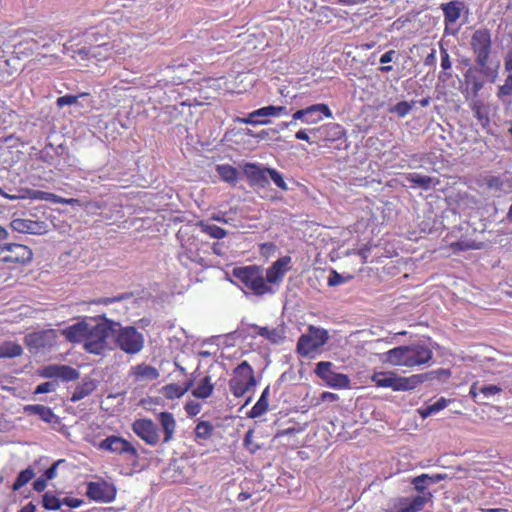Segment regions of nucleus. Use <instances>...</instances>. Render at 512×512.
Here are the masks:
<instances>
[{"label": "nucleus", "instance_id": "69168bd1", "mask_svg": "<svg viewBox=\"0 0 512 512\" xmlns=\"http://www.w3.org/2000/svg\"><path fill=\"white\" fill-rule=\"evenodd\" d=\"M63 504L70 507V508H78L83 504L82 499L78 498H72V497H65L62 500Z\"/></svg>", "mask_w": 512, "mask_h": 512}, {"label": "nucleus", "instance_id": "680f3d73", "mask_svg": "<svg viewBox=\"0 0 512 512\" xmlns=\"http://www.w3.org/2000/svg\"><path fill=\"white\" fill-rule=\"evenodd\" d=\"M298 120H300V121H302L303 123L306 124L305 108L299 109L296 112H294L293 115H292V120L290 122H288V123H285V126L295 125L296 121H298Z\"/></svg>", "mask_w": 512, "mask_h": 512}, {"label": "nucleus", "instance_id": "f03ea898", "mask_svg": "<svg viewBox=\"0 0 512 512\" xmlns=\"http://www.w3.org/2000/svg\"><path fill=\"white\" fill-rule=\"evenodd\" d=\"M425 375L398 376L393 371L374 372L371 381L379 388H391L393 391H410L423 383Z\"/></svg>", "mask_w": 512, "mask_h": 512}, {"label": "nucleus", "instance_id": "a19ab883", "mask_svg": "<svg viewBox=\"0 0 512 512\" xmlns=\"http://www.w3.org/2000/svg\"><path fill=\"white\" fill-rule=\"evenodd\" d=\"M451 402L450 399H446L444 397H440L435 403L427 405L426 407H423L419 410V413L422 418H427L444 408H446L449 403Z\"/></svg>", "mask_w": 512, "mask_h": 512}, {"label": "nucleus", "instance_id": "72a5a7b5", "mask_svg": "<svg viewBox=\"0 0 512 512\" xmlns=\"http://www.w3.org/2000/svg\"><path fill=\"white\" fill-rule=\"evenodd\" d=\"M407 181L412 183L415 186H419L424 190H428L431 187H435L439 184V180L427 175H421L418 173H407L405 175Z\"/></svg>", "mask_w": 512, "mask_h": 512}, {"label": "nucleus", "instance_id": "7ed1b4c3", "mask_svg": "<svg viewBox=\"0 0 512 512\" xmlns=\"http://www.w3.org/2000/svg\"><path fill=\"white\" fill-rule=\"evenodd\" d=\"M114 323L112 321H105L89 326L86 342L84 348L87 352L101 355L110 349L109 338L113 335Z\"/></svg>", "mask_w": 512, "mask_h": 512}, {"label": "nucleus", "instance_id": "4468645a", "mask_svg": "<svg viewBox=\"0 0 512 512\" xmlns=\"http://www.w3.org/2000/svg\"><path fill=\"white\" fill-rule=\"evenodd\" d=\"M3 249L2 263L26 264L33 258L32 250L26 245L16 243L4 244Z\"/></svg>", "mask_w": 512, "mask_h": 512}, {"label": "nucleus", "instance_id": "6e6552de", "mask_svg": "<svg viewBox=\"0 0 512 512\" xmlns=\"http://www.w3.org/2000/svg\"><path fill=\"white\" fill-rule=\"evenodd\" d=\"M95 447L104 452L123 456L133 463H138L140 455L136 447L127 439L118 435H109L97 444Z\"/></svg>", "mask_w": 512, "mask_h": 512}, {"label": "nucleus", "instance_id": "9d476101", "mask_svg": "<svg viewBox=\"0 0 512 512\" xmlns=\"http://www.w3.org/2000/svg\"><path fill=\"white\" fill-rule=\"evenodd\" d=\"M332 367V362L320 361L316 364L315 374L330 388L349 389L351 384L349 376L335 372Z\"/></svg>", "mask_w": 512, "mask_h": 512}, {"label": "nucleus", "instance_id": "5701e85b", "mask_svg": "<svg viewBox=\"0 0 512 512\" xmlns=\"http://www.w3.org/2000/svg\"><path fill=\"white\" fill-rule=\"evenodd\" d=\"M464 80L466 86V99H468L469 96L472 98L478 97L479 92L484 87V80L481 78L479 73L476 70L468 69L464 74Z\"/></svg>", "mask_w": 512, "mask_h": 512}, {"label": "nucleus", "instance_id": "ea45409f", "mask_svg": "<svg viewBox=\"0 0 512 512\" xmlns=\"http://www.w3.org/2000/svg\"><path fill=\"white\" fill-rule=\"evenodd\" d=\"M95 389V385L92 381H83L79 384L71 395V402L75 403L90 395Z\"/></svg>", "mask_w": 512, "mask_h": 512}, {"label": "nucleus", "instance_id": "a878e982", "mask_svg": "<svg viewBox=\"0 0 512 512\" xmlns=\"http://www.w3.org/2000/svg\"><path fill=\"white\" fill-rule=\"evenodd\" d=\"M79 55H81L83 58H95L99 61H106L112 57L108 42L107 43H100L98 45H95L93 47H90L89 49L82 48L78 49L76 51Z\"/></svg>", "mask_w": 512, "mask_h": 512}, {"label": "nucleus", "instance_id": "79ce46f5", "mask_svg": "<svg viewBox=\"0 0 512 512\" xmlns=\"http://www.w3.org/2000/svg\"><path fill=\"white\" fill-rule=\"evenodd\" d=\"M198 226L201 231L213 239H223L227 236V231L215 224H209L204 221H200Z\"/></svg>", "mask_w": 512, "mask_h": 512}, {"label": "nucleus", "instance_id": "c85d7f7f", "mask_svg": "<svg viewBox=\"0 0 512 512\" xmlns=\"http://www.w3.org/2000/svg\"><path fill=\"white\" fill-rule=\"evenodd\" d=\"M162 431L164 433L163 443H169L173 440L176 432V420L170 412H161L157 417Z\"/></svg>", "mask_w": 512, "mask_h": 512}, {"label": "nucleus", "instance_id": "f8f14e48", "mask_svg": "<svg viewBox=\"0 0 512 512\" xmlns=\"http://www.w3.org/2000/svg\"><path fill=\"white\" fill-rule=\"evenodd\" d=\"M86 495L89 499L96 502L111 503L116 498L117 489L114 484L101 479L87 483Z\"/></svg>", "mask_w": 512, "mask_h": 512}, {"label": "nucleus", "instance_id": "4c0bfd02", "mask_svg": "<svg viewBox=\"0 0 512 512\" xmlns=\"http://www.w3.org/2000/svg\"><path fill=\"white\" fill-rule=\"evenodd\" d=\"M195 441L197 443H202V441H206L210 439L214 432V426L209 421H200L195 427Z\"/></svg>", "mask_w": 512, "mask_h": 512}, {"label": "nucleus", "instance_id": "603ef678", "mask_svg": "<svg viewBox=\"0 0 512 512\" xmlns=\"http://www.w3.org/2000/svg\"><path fill=\"white\" fill-rule=\"evenodd\" d=\"M260 116H252V112L245 118H238L239 123L250 124V125H267L270 123L268 119H258Z\"/></svg>", "mask_w": 512, "mask_h": 512}, {"label": "nucleus", "instance_id": "bb28decb", "mask_svg": "<svg viewBox=\"0 0 512 512\" xmlns=\"http://www.w3.org/2000/svg\"><path fill=\"white\" fill-rule=\"evenodd\" d=\"M89 325L85 322H78L63 330L65 338L72 343L86 342Z\"/></svg>", "mask_w": 512, "mask_h": 512}, {"label": "nucleus", "instance_id": "0e129e2a", "mask_svg": "<svg viewBox=\"0 0 512 512\" xmlns=\"http://www.w3.org/2000/svg\"><path fill=\"white\" fill-rule=\"evenodd\" d=\"M253 435H254V431L252 429L248 430L245 434L244 441H243L244 446L251 452H255V450L258 448V446H256V445L252 446Z\"/></svg>", "mask_w": 512, "mask_h": 512}, {"label": "nucleus", "instance_id": "c9c22d12", "mask_svg": "<svg viewBox=\"0 0 512 512\" xmlns=\"http://www.w3.org/2000/svg\"><path fill=\"white\" fill-rule=\"evenodd\" d=\"M216 172L219 175V177L221 178V180H223L224 182L229 183L233 186L236 185V182H237V179L239 176V171L232 165H230V164L217 165Z\"/></svg>", "mask_w": 512, "mask_h": 512}, {"label": "nucleus", "instance_id": "052dcab7", "mask_svg": "<svg viewBox=\"0 0 512 512\" xmlns=\"http://www.w3.org/2000/svg\"><path fill=\"white\" fill-rule=\"evenodd\" d=\"M501 391L502 389L497 385H486L479 389V392L482 393L485 397L499 394Z\"/></svg>", "mask_w": 512, "mask_h": 512}, {"label": "nucleus", "instance_id": "4d7b16f0", "mask_svg": "<svg viewBox=\"0 0 512 512\" xmlns=\"http://www.w3.org/2000/svg\"><path fill=\"white\" fill-rule=\"evenodd\" d=\"M202 406L198 402L189 401L185 404L184 410L188 416L194 417L201 412Z\"/></svg>", "mask_w": 512, "mask_h": 512}, {"label": "nucleus", "instance_id": "f257e3e1", "mask_svg": "<svg viewBox=\"0 0 512 512\" xmlns=\"http://www.w3.org/2000/svg\"><path fill=\"white\" fill-rule=\"evenodd\" d=\"M432 358L431 348L423 342H417L388 350L383 354L382 361L392 366L414 369L429 363Z\"/></svg>", "mask_w": 512, "mask_h": 512}, {"label": "nucleus", "instance_id": "9b49d317", "mask_svg": "<svg viewBox=\"0 0 512 512\" xmlns=\"http://www.w3.org/2000/svg\"><path fill=\"white\" fill-rule=\"evenodd\" d=\"M131 429L136 436L150 446L160 443V433L157 424L149 418H140L133 421Z\"/></svg>", "mask_w": 512, "mask_h": 512}, {"label": "nucleus", "instance_id": "774afa93", "mask_svg": "<svg viewBox=\"0 0 512 512\" xmlns=\"http://www.w3.org/2000/svg\"><path fill=\"white\" fill-rule=\"evenodd\" d=\"M46 486H47V479L45 477L44 478H38L33 483V488L37 492L44 491Z\"/></svg>", "mask_w": 512, "mask_h": 512}, {"label": "nucleus", "instance_id": "cd10ccee", "mask_svg": "<svg viewBox=\"0 0 512 512\" xmlns=\"http://www.w3.org/2000/svg\"><path fill=\"white\" fill-rule=\"evenodd\" d=\"M51 338H55L53 331L35 332L26 337V344L29 348L39 350L51 346Z\"/></svg>", "mask_w": 512, "mask_h": 512}, {"label": "nucleus", "instance_id": "2eb2a0df", "mask_svg": "<svg viewBox=\"0 0 512 512\" xmlns=\"http://www.w3.org/2000/svg\"><path fill=\"white\" fill-rule=\"evenodd\" d=\"M38 375L47 379H61L62 381H74L80 377V373L68 365L50 364L38 370Z\"/></svg>", "mask_w": 512, "mask_h": 512}, {"label": "nucleus", "instance_id": "a211bd4d", "mask_svg": "<svg viewBox=\"0 0 512 512\" xmlns=\"http://www.w3.org/2000/svg\"><path fill=\"white\" fill-rule=\"evenodd\" d=\"M129 376L134 382H148L158 379L159 371L146 363H140L130 368Z\"/></svg>", "mask_w": 512, "mask_h": 512}, {"label": "nucleus", "instance_id": "f3484780", "mask_svg": "<svg viewBox=\"0 0 512 512\" xmlns=\"http://www.w3.org/2000/svg\"><path fill=\"white\" fill-rule=\"evenodd\" d=\"M469 107L473 113V116L476 118L478 124L483 129H488L490 127V107L483 100L478 97L472 98L469 102Z\"/></svg>", "mask_w": 512, "mask_h": 512}, {"label": "nucleus", "instance_id": "b1692460", "mask_svg": "<svg viewBox=\"0 0 512 512\" xmlns=\"http://www.w3.org/2000/svg\"><path fill=\"white\" fill-rule=\"evenodd\" d=\"M432 495H418L415 497H406L399 500L398 512H418L424 508Z\"/></svg>", "mask_w": 512, "mask_h": 512}, {"label": "nucleus", "instance_id": "0eeeda50", "mask_svg": "<svg viewBox=\"0 0 512 512\" xmlns=\"http://www.w3.org/2000/svg\"><path fill=\"white\" fill-rule=\"evenodd\" d=\"M470 48L474 55L475 63L484 69L492 53V34L488 28L476 29L470 38Z\"/></svg>", "mask_w": 512, "mask_h": 512}, {"label": "nucleus", "instance_id": "7c9ffc66", "mask_svg": "<svg viewBox=\"0 0 512 512\" xmlns=\"http://www.w3.org/2000/svg\"><path fill=\"white\" fill-rule=\"evenodd\" d=\"M24 412L27 415H37L46 423H56L58 421V417L53 410L41 404L26 405L24 406Z\"/></svg>", "mask_w": 512, "mask_h": 512}, {"label": "nucleus", "instance_id": "ddd939ff", "mask_svg": "<svg viewBox=\"0 0 512 512\" xmlns=\"http://www.w3.org/2000/svg\"><path fill=\"white\" fill-rule=\"evenodd\" d=\"M24 33L25 38L14 46L18 58L32 56L40 47H49L48 43H42L44 39L37 32L18 30L16 34L22 36Z\"/></svg>", "mask_w": 512, "mask_h": 512}, {"label": "nucleus", "instance_id": "8fccbe9b", "mask_svg": "<svg viewBox=\"0 0 512 512\" xmlns=\"http://www.w3.org/2000/svg\"><path fill=\"white\" fill-rule=\"evenodd\" d=\"M449 248L452 250L453 253L457 254V253H459L461 251L477 249L478 246L475 245L474 242L457 241V242L451 243L449 245Z\"/></svg>", "mask_w": 512, "mask_h": 512}, {"label": "nucleus", "instance_id": "864d4df0", "mask_svg": "<svg viewBox=\"0 0 512 512\" xmlns=\"http://www.w3.org/2000/svg\"><path fill=\"white\" fill-rule=\"evenodd\" d=\"M484 183L488 189L500 190L503 187V181L499 176H487Z\"/></svg>", "mask_w": 512, "mask_h": 512}, {"label": "nucleus", "instance_id": "09e8293b", "mask_svg": "<svg viewBox=\"0 0 512 512\" xmlns=\"http://www.w3.org/2000/svg\"><path fill=\"white\" fill-rule=\"evenodd\" d=\"M267 171H268L269 177L271 178V180L274 182V184L278 188H280L284 191L288 190V186L280 172H278L276 169H273V168H269Z\"/></svg>", "mask_w": 512, "mask_h": 512}, {"label": "nucleus", "instance_id": "4be33fe9", "mask_svg": "<svg viewBox=\"0 0 512 512\" xmlns=\"http://www.w3.org/2000/svg\"><path fill=\"white\" fill-rule=\"evenodd\" d=\"M464 3L459 0H452L448 3L441 4V10L444 15L445 32H448V26L454 24L461 16Z\"/></svg>", "mask_w": 512, "mask_h": 512}, {"label": "nucleus", "instance_id": "1a4fd4ad", "mask_svg": "<svg viewBox=\"0 0 512 512\" xmlns=\"http://www.w3.org/2000/svg\"><path fill=\"white\" fill-rule=\"evenodd\" d=\"M113 334L116 346L126 354H137L144 347L143 334L133 326L120 327Z\"/></svg>", "mask_w": 512, "mask_h": 512}, {"label": "nucleus", "instance_id": "473e14b6", "mask_svg": "<svg viewBox=\"0 0 512 512\" xmlns=\"http://www.w3.org/2000/svg\"><path fill=\"white\" fill-rule=\"evenodd\" d=\"M214 384L210 376H204L197 386L192 390V395L197 399H207L212 396Z\"/></svg>", "mask_w": 512, "mask_h": 512}, {"label": "nucleus", "instance_id": "13d9d810", "mask_svg": "<svg viewBox=\"0 0 512 512\" xmlns=\"http://www.w3.org/2000/svg\"><path fill=\"white\" fill-rule=\"evenodd\" d=\"M440 56H441V68L443 69V71L450 70L452 67V63H451L450 56H449L447 49H445L444 47H441L440 48Z\"/></svg>", "mask_w": 512, "mask_h": 512}, {"label": "nucleus", "instance_id": "37998d69", "mask_svg": "<svg viewBox=\"0 0 512 512\" xmlns=\"http://www.w3.org/2000/svg\"><path fill=\"white\" fill-rule=\"evenodd\" d=\"M22 347L15 342H4L0 345V358H14L22 354Z\"/></svg>", "mask_w": 512, "mask_h": 512}, {"label": "nucleus", "instance_id": "393cba45", "mask_svg": "<svg viewBox=\"0 0 512 512\" xmlns=\"http://www.w3.org/2000/svg\"><path fill=\"white\" fill-rule=\"evenodd\" d=\"M306 124H316L324 118L333 116L331 109L327 104L318 103L305 108Z\"/></svg>", "mask_w": 512, "mask_h": 512}, {"label": "nucleus", "instance_id": "e433bc0d", "mask_svg": "<svg viewBox=\"0 0 512 512\" xmlns=\"http://www.w3.org/2000/svg\"><path fill=\"white\" fill-rule=\"evenodd\" d=\"M446 478L445 474H435L430 476L428 474H421L412 480V484L414 488L419 492H424L426 490V485L429 483H438Z\"/></svg>", "mask_w": 512, "mask_h": 512}, {"label": "nucleus", "instance_id": "c03bdc74", "mask_svg": "<svg viewBox=\"0 0 512 512\" xmlns=\"http://www.w3.org/2000/svg\"><path fill=\"white\" fill-rule=\"evenodd\" d=\"M34 476L35 473L30 467L20 471L15 482L12 485L13 491H18L19 489H21L28 482H30Z\"/></svg>", "mask_w": 512, "mask_h": 512}, {"label": "nucleus", "instance_id": "6ab92c4d", "mask_svg": "<svg viewBox=\"0 0 512 512\" xmlns=\"http://www.w3.org/2000/svg\"><path fill=\"white\" fill-rule=\"evenodd\" d=\"M291 262L290 256H284L275 261L266 272L265 281L275 284L284 278L285 273L289 270V264Z\"/></svg>", "mask_w": 512, "mask_h": 512}, {"label": "nucleus", "instance_id": "412c9836", "mask_svg": "<svg viewBox=\"0 0 512 512\" xmlns=\"http://www.w3.org/2000/svg\"><path fill=\"white\" fill-rule=\"evenodd\" d=\"M314 134H319V137L325 142H334L341 139L344 135V129L340 124L327 123L320 127L311 130Z\"/></svg>", "mask_w": 512, "mask_h": 512}, {"label": "nucleus", "instance_id": "3c124183", "mask_svg": "<svg viewBox=\"0 0 512 512\" xmlns=\"http://www.w3.org/2000/svg\"><path fill=\"white\" fill-rule=\"evenodd\" d=\"M87 95L86 93H81L79 95H64L57 98L56 104L59 108H63L66 105H72L77 103L80 97Z\"/></svg>", "mask_w": 512, "mask_h": 512}, {"label": "nucleus", "instance_id": "aec40b11", "mask_svg": "<svg viewBox=\"0 0 512 512\" xmlns=\"http://www.w3.org/2000/svg\"><path fill=\"white\" fill-rule=\"evenodd\" d=\"M133 35L129 33H119L116 38L108 42L112 57H125L131 51V41Z\"/></svg>", "mask_w": 512, "mask_h": 512}, {"label": "nucleus", "instance_id": "49530a36", "mask_svg": "<svg viewBox=\"0 0 512 512\" xmlns=\"http://www.w3.org/2000/svg\"><path fill=\"white\" fill-rule=\"evenodd\" d=\"M512 95V74H509L505 79L503 85H500L497 90V97L504 99L505 97Z\"/></svg>", "mask_w": 512, "mask_h": 512}, {"label": "nucleus", "instance_id": "de8ad7c7", "mask_svg": "<svg viewBox=\"0 0 512 512\" xmlns=\"http://www.w3.org/2000/svg\"><path fill=\"white\" fill-rule=\"evenodd\" d=\"M421 375H425V378H423V382H425L431 379H448L451 376V372L448 369L440 368L427 373H422Z\"/></svg>", "mask_w": 512, "mask_h": 512}, {"label": "nucleus", "instance_id": "2f4dec72", "mask_svg": "<svg viewBox=\"0 0 512 512\" xmlns=\"http://www.w3.org/2000/svg\"><path fill=\"white\" fill-rule=\"evenodd\" d=\"M28 197L32 200H44V201H50L53 203H59V204H69L74 205L79 202L78 199L75 198H62L54 193L45 192L41 190H28Z\"/></svg>", "mask_w": 512, "mask_h": 512}, {"label": "nucleus", "instance_id": "a18cd8bd", "mask_svg": "<svg viewBox=\"0 0 512 512\" xmlns=\"http://www.w3.org/2000/svg\"><path fill=\"white\" fill-rule=\"evenodd\" d=\"M63 502L56 495L52 493H45L42 497V505L46 510L56 511L59 510Z\"/></svg>", "mask_w": 512, "mask_h": 512}, {"label": "nucleus", "instance_id": "c756f323", "mask_svg": "<svg viewBox=\"0 0 512 512\" xmlns=\"http://www.w3.org/2000/svg\"><path fill=\"white\" fill-rule=\"evenodd\" d=\"M193 385L194 382L192 379H189L187 382L184 383V385L169 383L161 388V393L165 398L169 400H174L182 397L185 393L191 390Z\"/></svg>", "mask_w": 512, "mask_h": 512}, {"label": "nucleus", "instance_id": "f704fd0d", "mask_svg": "<svg viewBox=\"0 0 512 512\" xmlns=\"http://www.w3.org/2000/svg\"><path fill=\"white\" fill-rule=\"evenodd\" d=\"M270 395V387L267 386L258 401L255 403V405L251 408V410L248 412V417L250 418H258L262 416L264 413L268 411V398Z\"/></svg>", "mask_w": 512, "mask_h": 512}, {"label": "nucleus", "instance_id": "39448f33", "mask_svg": "<svg viewBox=\"0 0 512 512\" xmlns=\"http://www.w3.org/2000/svg\"><path fill=\"white\" fill-rule=\"evenodd\" d=\"M228 384L236 398L244 396L257 385L254 370L248 361L244 360L234 368Z\"/></svg>", "mask_w": 512, "mask_h": 512}, {"label": "nucleus", "instance_id": "20e7f679", "mask_svg": "<svg viewBox=\"0 0 512 512\" xmlns=\"http://www.w3.org/2000/svg\"><path fill=\"white\" fill-rule=\"evenodd\" d=\"M328 340L329 333L326 329L309 325L307 332L298 338L296 351L302 357H310L326 345Z\"/></svg>", "mask_w": 512, "mask_h": 512}, {"label": "nucleus", "instance_id": "e2e57ef3", "mask_svg": "<svg viewBox=\"0 0 512 512\" xmlns=\"http://www.w3.org/2000/svg\"><path fill=\"white\" fill-rule=\"evenodd\" d=\"M344 282H345L344 277L334 270L331 272L330 276L328 277V285L331 287L340 285Z\"/></svg>", "mask_w": 512, "mask_h": 512}, {"label": "nucleus", "instance_id": "58836bf2", "mask_svg": "<svg viewBox=\"0 0 512 512\" xmlns=\"http://www.w3.org/2000/svg\"><path fill=\"white\" fill-rule=\"evenodd\" d=\"M12 227L14 230L20 233H37V228H40L38 222L28 219H15L12 221Z\"/></svg>", "mask_w": 512, "mask_h": 512}, {"label": "nucleus", "instance_id": "bf43d9fd", "mask_svg": "<svg viewBox=\"0 0 512 512\" xmlns=\"http://www.w3.org/2000/svg\"><path fill=\"white\" fill-rule=\"evenodd\" d=\"M65 460L64 459H59L57 461H55L49 468H47L44 472V477L47 479V480H52L54 479L56 476H57V467L61 464V463H64Z\"/></svg>", "mask_w": 512, "mask_h": 512}, {"label": "nucleus", "instance_id": "423d86ee", "mask_svg": "<svg viewBox=\"0 0 512 512\" xmlns=\"http://www.w3.org/2000/svg\"><path fill=\"white\" fill-rule=\"evenodd\" d=\"M233 276L250 289L254 295L262 296L272 292L265 281L262 270L257 266L234 268Z\"/></svg>", "mask_w": 512, "mask_h": 512}, {"label": "nucleus", "instance_id": "338daca9", "mask_svg": "<svg viewBox=\"0 0 512 512\" xmlns=\"http://www.w3.org/2000/svg\"><path fill=\"white\" fill-rule=\"evenodd\" d=\"M410 110H411V105L409 103H407L406 101L399 102L396 105V111L398 112V114L400 116H405L406 114L409 113Z\"/></svg>", "mask_w": 512, "mask_h": 512}, {"label": "nucleus", "instance_id": "5fc2aeb1", "mask_svg": "<svg viewBox=\"0 0 512 512\" xmlns=\"http://www.w3.org/2000/svg\"><path fill=\"white\" fill-rule=\"evenodd\" d=\"M57 385L58 384L55 381H48V382L41 383L35 388L34 394H44V393L53 392L56 390Z\"/></svg>", "mask_w": 512, "mask_h": 512}, {"label": "nucleus", "instance_id": "dca6fc26", "mask_svg": "<svg viewBox=\"0 0 512 512\" xmlns=\"http://www.w3.org/2000/svg\"><path fill=\"white\" fill-rule=\"evenodd\" d=\"M268 169L256 163H246L243 167V173L252 186L265 188L269 184Z\"/></svg>", "mask_w": 512, "mask_h": 512}, {"label": "nucleus", "instance_id": "6e6d98bb", "mask_svg": "<svg viewBox=\"0 0 512 512\" xmlns=\"http://www.w3.org/2000/svg\"><path fill=\"white\" fill-rule=\"evenodd\" d=\"M252 116L265 117H276V110L274 105L265 106L257 110L252 111Z\"/></svg>", "mask_w": 512, "mask_h": 512}]
</instances>
